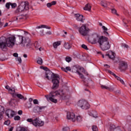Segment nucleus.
Returning a JSON list of instances; mask_svg holds the SVG:
<instances>
[{
	"instance_id": "obj_1",
	"label": "nucleus",
	"mask_w": 131,
	"mask_h": 131,
	"mask_svg": "<svg viewBox=\"0 0 131 131\" xmlns=\"http://www.w3.org/2000/svg\"><path fill=\"white\" fill-rule=\"evenodd\" d=\"M90 42L92 45L96 43H99L101 49L102 51H107L111 48V46L108 41V38L100 36V35L97 33H93L90 36Z\"/></svg>"
},
{
	"instance_id": "obj_2",
	"label": "nucleus",
	"mask_w": 131,
	"mask_h": 131,
	"mask_svg": "<svg viewBox=\"0 0 131 131\" xmlns=\"http://www.w3.org/2000/svg\"><path fill=\"white\" fill-rule=\"evenodd\" d=\"M40 68L46 71V77L47 79H50V78L52 79L53 86L52 90H57L59 87V83H60V76L59 75L53 73L51 71L49 70L48 68L41 67Z\"/></svg>"
},
{
	"instance_id": "obj_3",
	"label": "nucleus",
	"mask_w": 131,
	"mask_h": 131,
	"mask_svg": "<svg viewBox=\"0 0 131 131\" xmlns=\"http://www.w3.org/2000/svg\"><path fill=\"white\" fill-rule=\"evenodd\" d=\"M16 41V37H10L6 39L4 41L3 38H0V48L2 51H7L8 48H13L15 46V42Z\"/></svg>"
},
{
	"instance_id": "obj_4",
	"label": "nucleus",
	"mask_w": 131,
	"mask_h": 131,
	"mask_svg": "<svg viewBox=\"0 0 131 131\" xmlns=\"http://www.w3.org/2000/svg\"><path fill=\"white\" fill-rule=\"evenodd\" d=\"M16 45H23L27 48H29V47H30L32 45L31 40L29 37L25 36L24 38L22 36H18V40L16 42Z\"/></svg>"
},
{
	"instance_id": "obj_5",
	"label": "nucleus",
	"mask_w": 131,
	"mask_h": 131,
	"mask_svg": "<svg viewBox=\"0 0 131 131\" xmlns=\"http://www.w3.org/2000/svg\"><path fill=\"white\" fill-rule=\"evenodd\" d=\"M58 95H60L58 91H52L50 93L49 95H46L45 97L48 101H51L52 103L56 104L58 102V100L55 98V97H56Z\"/></svg>"
},
{
	"instance_id": "obj_6",
	"label": "nucleus",
	"mask_w": 131,
	"mask_h": 131,
	"mask_svg": "<svg viewBox=\"0 0 131 131\" xmlns=\"http://www.w3.org/2000/svg\"><path fill=\"white\" fill-rule=\"evenodd\" d=\"M29 3L28 2H22L17 7V10H16V13H20L21 12H23L24 10L27 11L29 9Z\"/></svg>"
},
{
	"instance_id": "obj_7",
	"label": "nucleus",
	"mask_w": 131,
	"mask_h": 131,
	"mask_svg": "<svg viewBox=\"0 0 131 131\" xmlns=\"http://www.w3.org/2000/svg\"><path fill=\"white\" fill-rule=\"evenodd\" d=\"M77 105L84 110H87V109H89L90 108V103L86 100L83 99L79 100L77 103Z\"/></svg>"
},
{
	"instance_id": "obj_8",
	"label": "nucleus",
	"mask_w": 131,
	"mask_h": 131,
	"mask_svg": "<svg viewBox=\"0 0 131 131\" xmlns=\"http://www.w3.org/2000/svg\"><path fill=\"white\" fill-rule=\"evenodd\" d=\"M79 32L82 36H88L89 33H90V29L86 27V26L82 25L79 29Z\"/></svg>"
},
{
	"instance_id": "obj_9",
	"label": "nucleus",
	"mask_w": 131,
	"mask_h": 131,
	"mask_svg": "<svg viewBox=\"0 0 131 131\" xmlns=\"http://www.w3.org/2000/svg\"><path fill=\"white\" fill-rule=\"evenodd\" d=\"M81 69H82V68L80 67L79 66H75L72 68V71L74 72V73H77L78 75H79L80 78L82 79H84V76L79 72V70H81Z\"/></svg>"
},
{
	"instance_id": "obj_10",
	"label": "nucleus",
	"mask_w": 131,
	"mask_h": 131,
	"mask_svg": "<svg viewBox=\"0 0 131 131\" xmlns=\"http://www.w3.org/2000/svg\"><path fill=\"white\" fill-rule=\"evenodd\" d=\"M127 62L125 61H120L119 64V69L120 71H125L127 69Z\"/></svg>"
},
{
	"instance_id": "obj_11",
	"label": "nucleus",
	"mask_w": 131,
	"mask_h": 131,
	"mask_svg": "<svg viewBox=\"0 0 131 131\" xmlns=\"http://www.w3.org/2000/svg\"><path fill=\"white\" fill-rule=\"evenodd\" d=\"M33 124L34 126H43L45 122L41 121L39 118H36L33 120Z\"/></svg>"
},
{
	"instance_id": "obj_12",
	"label": "nucleus",
	"mask_w": 131,
	"mask_h": 131,
	"mask_svg": "<svg viewBox=\"0 0 131 131\" xmlns=\"http://www.w3.org/2000/svg\"><path fill=\"white\" fill-rule=\"evenodd\" d=\"M67 119L71 120L73 122H75L76 121V118H75V114L73 113H68L67 115Z\"/></svg>"
},
{
	"instance_id": "obj_13",
	"label": "nucleus",
	"mask_w": 131,
	"mask_h": 131,
	"mask_svg": "<svg viewBox=\"0 0 131 131\" xmlns=\"http://www.w3.org/2000/svg\"><path fill=\"white\" fill-rule=\"evenodd\" d=\"M17 114V113L14 111L8 110L6 112V115L9 118H12Z\"/></svg>"
},
{
	"instance_id": "obj_14",
	"label": "nucleus",
	"mask_w": 131,
	"mask_h": 131,
	"mask_svg": "<svg viewBox=\"0 0 131 131\" xmlns=\"http://www.w3.org/2000/svg\"><path fill=\"white\" fill-rule=\"evenodd\" d=\"M12 96L14 98H16V97H17L18 99H20V100H23L24 101H26V100H27V98L24 97V96H23V95H22L21 94L13 93L12 94Z\"/></svg>"
},
{
	"instance_id": "obj_15",
	"label": "nucleus",
	"mask_w": 131,
	"mask_h": 131,
	"mask_svg": "<svg viewBox=\"0 0 131 131\" xmlns=\"http://www.w3.org/2000/svg\"><path fill=\"white\" fill-rule=\"evenodd\" d=\"M101 88L103 90H107L108 91H110V92H114L115 90V88L112 86H106L104 85H101Z\"/></svg>"
},
{
	"instance_id": "obj_16",
	"label": "nucleus",
	"mask_w": 131,
	"mask_h": 131,
	"mask_svg": "<svg viewBox=\"0 0 131 131\" xmlns=\"http://www.w3.org/2000/svg\"><path fill=\"white\" fill-rule=\"evenodd\" d=\"M75 17L77 21H80L82 23H83V15L79 14H75Z\"/></svg>"
},
{
	"instance_id": "obj_17",
	"label": "nucleus",
	"mask_w": 131,
	"mask_h": 131,
	"mask_svg": "<svg viewBox=\"0 0 131 131\" xmlns=\"http://www.w3.org/2000/svg\"><path fill=\"white\" fill-rule=\"evenodd\" d=\"M45 108H46V106H39L36 105L34 108V112H41Z\"/></svg>"
},
{
	"instance_id": "obj_18",
	"label": "nucleus",
	"mask_w": 131,
	"mask_h": 131,
	"mask_svg": "<svg viewBox=\"0 0 131 131\" xmlns=\"http://www.w3.org/2000/svg\"><path fill=\"white\" fill-rule=\"evenodd\" d=\"M110 5V3L109 2H107V1H102L101 2V5L102 7H103L104 9H107V8H110L109 7V5Z\"/></svg>"
},
{
	"instance_id": "obj_19",
	"label": "nucleus",
	"mask_w": 131,
	"mask_h": 131,
	"mask_svg": "<svg viewBox=\"0 0 131 131\" xmlns=\"http://www.w3.org/2000/svg\"><path fill=\"white\" fill-rule=\"evenodd\" d=\"M5 114V108L4 106L0 105V120H2L4 118V114Z\"/></svg>"
},
{
	"instance_id": "obj_20",
	"label": "nucleus",
	"mask_w": 131,
	"mask_h": 131,
	"mask_svg": "<svg viewBox=\"0 0 131 131\" xmlns=\"http://www.w3.org/2000/svg\"><path fill=\"white\" fill-rule=\"evenodd\" d=\"M40 28H46V29H51L50 27H49L47 25H42L41 26H39L37 27H36V29H39Z\"/></svg>"
},
{
	"instance_id": "obj_21",
	"label": "nucleus",
	"mask_w": 131,
	"mask_h": 131,
	"mask_svg": "<svg viewBox=\"0 0 131 131\" xmlns=\"http://www.w3.org/2000/svg\"><path fill=\"white\" fill-rule=\"evenodd\" d=\"M92 9V6H91V4H88L85 6V7H84L83 10L84 11H91Z\"/></svg>"
},
{
	"instance_id": "obj_22",
	"label": "nucleus",
	"mask_w": 131,
	"mask_h": 131,
	"mask_svg": "<svg viewBox=\"0 0 131 131\" xmlns=\"http://www.w3.org/2000/svg\"><path fill=\"white\" fill-rule=\"evenodd\" d=\"M57 4L56 1H52L51 3H47V8H51L52 6H55Z\"/></svg>"
},
{
	"instance_id": "obj_23",
	"label": "nucleus",
	"mask_w": 131,
	"mask_h": 131,
	"mask_svg": "<svg viewBox=\"0 0 131 131\" xmlns=\"http://www.w3.org/2000/svg\"><path fill=\"white\" fill-rule=\"evenodd\" d=\"M89 115L92 116V117H94V118H97V117H98V113H97V112L93 111L89 113Z\"/></svg>"
},
{
	"instance_id": "obj_24",
	"label": "nucleus",
	"mask_w": 131,
	"mask_h": 131,
	"mask_svg": "<svg viewBox=\"0 0 131 131\" xmlns=\"http://www.w3.org/2000/svg\"><path fill=\"white\" fill-rule=\"evenodd\" d=\"M25 107L26 108V109H30V108H32V103L27 102L25 104Z\"/></svg>"
},
{
	"instance_id": "obj_25",
	"label": "nucleus",
	"mask_w": 131,
	"mask_h": 131,
	"mask_svg": "<svg viewBox=\"0 0 131 131\" xmlns=\"http://www.w3.org/2000/svg\"><path fill=\"white\" fill-rule=\"evenodd\" d=\"M111 54H112V55H110V54H106V56L108 57L110 59H112V60H114V59H115V53L112 52Z\"/></svg>"
},
{
	"instance_id": "obj_26",
	"label": "nucleus",
	"mask_w": 131,
	"mask_h": 131,
	"mask_svg": "<svg viewBox=\"0 0 131 131\" xmlns=\"http://www.w3.org/2000/svg\"><path fill=\"white\" fill-rule=\"evenodd\" d=\"M61 69L62 70V71H64V72H67V71H71V68H70V67H67L66 68H61Z\"/></svg>"
},
{
	"instance_id": "obj_27",
	"label": "nucleus",
	"mask_w": 131,
	"mask_h": 131,
	"mask_svg": "<svg viewBox=\"0 0 131 131\" xmlns=\"http://www.w3.org/2000/svg\"><path fill=\"white\" fill-rule=\"evenodd\" d=\"M102 29H103V30H104V31L103 32L104 34H105V35H106V36H109V33H108V32H107V30H108V29L106 27L103 26Z\"/></svg>"
},
{
	"instance_id": "obj_28",
	"label": "nucleus",
	"mask_w": 131,
	"mask_h": 131,
	"mask_svg": "<svg viewBox=\"0 0 131 131\" xmlns=\"http://www.w3.org/2000/svg\"><path fill=\"white\" fill-rule=\"evenodd\" d=\"M76 120L77 122H81L82 121V116L80 115L76 116Z\"/></svg>"
},
{
	"instance_id": "obj_29",
	"label": "nucleus",
	"mask_w": 131,
	"mask_h": 131,
	"mask_svg": "<svg viewBox=\"0 0 131 131\" xmlns=\"http://www.w3.org/2000/svg\"><path fill=\"white\" fill-rule=\"evenodd\" d=\"M9 103L10 106H13V105H15V103H16V99L12 98L10 101H9Z\"/></svg>"
},
{
	"instance_id": "obj_30",
	"label": "nucleus",
	"mask_w": 131,
	"mask_h": 131,
	"mask_svg": "<svg viewBox=\"0 0 131 131\" xmlns=\"http://www.w3.org/2000/svg\"><path fill=\"white\" fill-rule=\"evenodd\" d=\"M60 45H61L60 41L55 42L53 43V47L54 49H57V48H58V46H60Z\"/></svg>"
},
{
	"instance_id": "obj_31",
	"label": "nucleus",
	"mask_w": 131,
	"mask_h": 131,
	"mask_svg": "<svg viewBox=\"0 0 131 131\" xmlns=\"http://www.w3.org/2000/svg\"><path fill=\"white\" fill-rule=\"evenodd\" d=\"M64 47L65 49H67V50H69V49L71 48V46H70V44H69V43H64Z\"/></svg>"
},
{
	"instance_id": "obj_32",
	"label": "nucleus",
	"mask_w": 131,
	"mask_h": 131,
	"mask_svg": "<svg viewBox=\"0 0 131 131\" xmlns=\"http://www.w3.org/2000/svg\"><path fill=\"white\" fill-rule=\"evenodd\" d=\"M34 46L36 50H38L39 47V43L38 42H35L34 44Z\"/></svg>"
},
{
	"instance_id": "obj_33",
	"label": "nucleus",
	"mask_w": 131,
	"mask_h": 131,
	"mask_svg": "<svg viewBox=\"0 0 131 131\" xmlns=\"http://www.w3.org/2000/svg\"><path fill=\"white\" fill-rule=\"evenodd\" d=\"M37 63L39 64V65H41L42 64V59L39 58L37 61Z\"/></svg>"
},
{
	"instance_id": "obj_34",
	"label": "nucleus",
	"mask_w": 131,
	"mask_h": 131,
	"mask_svg": "<svg viewBox=\"0 0 131 131\" xmlns=\"http://www.w3.org/2000/svg\"><path fill=\"white\" fill-rule=\"evenodd\" d=\"M66 61L69 63V62H71V61H72V58L69 56H67L66 57Z\"/></svg>"
},
{
	"instance_id": "obj_35",
	"label": "nucleus",
	"mask_w": 131,
	"mask_h": 131,
	"mask_svg": "<svg viewBox=\"0 0 131 131\" xmlns=\"http://www.w3.org/2000/svg\"><path fill=\"white\" fill-rule=\"evenodd\" d=\"M93 81H92V80L91 79H88V80L86 81V82H85V83H87L86 85H90L91 83H92Z\"/></svg>"
},
{
	"instance_id": "obj_36",
	"label": "nucleus",
	"mask_w": 131,
	"mask_h": 131,
	"mask_svg": "<svg viewBox=\"0 0 131 131\" xmlns=\"http://www.w3.org/2000/svg\"><path fill=\"white\" fill-rule=\"evenodd\" d=\"M79 58L80 59H81V60H85V55H83V54L80 55Z\"/></svg>"
},
{
	"instance_id": "obj_37",
	"label": "nucleus",
	"mask_w": 131,
	"mask_h": 131,
	"mask_svg": "<svg viewBox=\"0 0 131 131\" xmlns=\"http://www.w3.org/2000/svg\"><path fill=\"white\" fill-rule=\"evenodd\" d=\"M10 5L12 9H14V8H16V7H17V4L16 3H10Z\"/></svg>"
},
{
	"instance_id": "obj_38",
	"label": "nucleus",
	"mask_w": 131,
	"mask_h": 131,
	"mask_svg": "<svg viewBox=\"0 0 131 131\" xmlns=\"http://www.w3.org/2000/svg\"><path fill=\"white\" fill-rule=\"evenodd\" d=\"M92 130L93 131H98V127H97V126H96V125L93 126Z\"/></svg>"
},
{
	"instance_id": "obj_39",
	"label": "nucleus",
	"mask_w": 131,
	"mask_h": 131,
	"mask_svg": "<svg viewBox=\"0 0 131 131\" xmlns=\"http://www.w3.org/2000/svg\"><path fill=\"white\" fill-rule=\"evenodd\" d=\"M70 128H69V127H64L62 129V131H70Z\"/></svg>"
},
{
	"instance_id": "obj_40",
	"label": "nucleus",
	"mask_w": 131,
	"mask_h": 131,
	"mask_svg": "<svg viewBox=\"0 0 131 131\" xmlns=\"http://www.w3.org/2000/svg\"><path fill=\"white\" fill-rule=\"evenodd\" d=\"M14 120H20L21 119V118L19 116H16L14 118Z\"/></svg>"
},
{
	"instance_id": "obj_41",
	"label": "nucleus",
	"mask_w": 131,
	"mask_h": 131,
	"mask_svg": "<svg viewBox=\"0 0 131 131\" xmlns=\"http://www.w3.org/2000/svg\"><path fill=\"white\" fill-rule=\"evenodd\" d=\"M112 13L113 14H115V15H118L117 14V11L115 10V9H112Z\"/></svg>"
},
{
	"instance_id": "obj_42",
	"label": "nucleus",
	"mask_w": 131,
	"mask_h": 131,
	"mask_svg": "<svg viewBox=\"0 0 131 131\" xmlns=\"http://www.w3.org/2000/svg\"><path fill=\"white\" fill-rule=\"evenodd\" d=\"M81 47L84 50H89V48H88V46H86V45L84 44L82 45Z\"/></svg>"
},
{
	"instance_id": "obj_43",
	"label": "nucleus",
	"mask_w": 131,
	"mask_h": 131,
	"mask_svg": "<svg viewBox=\"0 0 131 131\" xmlns=\"http://www.w3.org/2000/svg\"><path fill=\"white\" fill-rule=\"evenodd\" d=\"M10 6H11V3H6V8H7V9H10Z\"/></svg>"
},
{
	"instance_id": "obj_44",
	"label": "nucleus",
	"mask_w": 131,
	"mask_h": 131,
	"mask_svg": "<svg viewBox=\"0 0 131 131\" xmlns=\"http://www.w3.org/2000/svg\"><path fill=\"white\" fill-rule=\"evenodd\" d=\"M10 123L11 122L10 121V120H7L4 122V124H5L6 125H10Z\"/></svg>"
},
{
	"instance_id": "obj_45",
	"label": "nucleus",
	"mask_w": 131,
	"mask_h": 131,
	"mask_svg": "<svg viewBox=\"0 0 131 131\" xmlns=\"http://www.w3.org/2000/svg\"><path fill=\"white\" fill-rule=\"evenodd\" d=\"M27 121H28V122H31L32 124H33V120L31 118L27 119Z\"/></svg>"
},
{
	"instance_id": "obj_46",
	"label": "nucleus",
	"mask_w": 131,
	"mask_h": 131,
	"mask_svg": "<svg viewBox=\"0 0 131 131\" xmlns=\"http://www.w3.org/2000/svg\"><path fill=\"white\" fill-rule=\"evenodd\" d=\"M17 61H19V63L21 64L22 63V59H21V57H17L16 59Z\"/></svg>"
},
{
	"instance_id": "obj_47",
	"label": "nucleus",
	"mask_w": 131,
	"mask_h": 131,
	"mask_svg": "<svg viewBox=\"0 0 131 131\" xmlns=\"http://www.w3.org/2000/svg\"><path fill=\"white\" fill-rule=\"evenodd\" d=\"M33 103L35 105H38V100L37 99H34L33 100Z\"/></svg>"
},
{
	"instance_id": "obj_48",
	"label": "nucleus",
	"mask_w": 131,
	"mask_h": 131,
	"mask_svg": "<svg viewBox=\"0 0 131 131\" xmlns=\"http://www.w3.org/2000/svg\"><path fill=\"white\" fill-rule=\"evenodd\" d=\"M66 98V95H65V94H63V95L60 96V99H61L62 100H65Z\"/></svg>"
},
{
	"instance_id": "obj_49",
	"label": "nucleus",
	"mask_w": 131,
	"mask_h": 131,
	"mask_svg": "<svg viewBox=\"0 0 131 131\" xmlns=\"http://www.w3.org/2000/svg\"><path fill=\"white\" fill-rule=\"evenodd\" d=\"M122 47L123 48H125L126 49H128V45H126V44H122Z\"/></svg>"
},
{
	"instance_id": "obj_50",
	"label": "nucleus",
	"mask_w": 131,
	"mask_h": 131,
	"mask_svg": "<svg viewBox=\"0 0 131 131\" xmlns=\"http://www.w3.org/2000/svg\"><path fill=\"white\" fill-rule=\"evenodd\" d=\"M117 80H119L120 82H121L122 84H124V81H123V80H122L121 78L119 77V79H117Z\"/></svg>"
},
{
	"instance_id": "obj_51",
	"label": "nucleus",
	"mask_w": 131,
	"mask_h": 131,
	"mask_svg": "<svg viewBox=\"0 0 131 131\" xmlns=\"http://www.w3.org/2000/svg\"><path fill=\"white\" fill-rule=\"evenodd\" d=\"M8 92H12L13 93H15V89L14 88H10L9 89V91Z\"/></svg>"
},
{
	"instance_id": "obj_52",
	"label": "nucleus",
	"mask_w": 131,
	"mask_h": 131,
	"mask_svg": "<svg viewBox=\"0 0 131 131\" xmlns=\"http://www.w3.org/2000/svg\"><path fill=\"white\" fill-rule=\"evenodd\" d=\"M111 129H115V125H111L110 127Z\"/></svg>"
},
{
	"instance_id": "obj_53",
	"label": "nucleus",
	"mask_w": 131,
	"mask_h": 131,
	"mask_svg": "<svg viewBox=\"0 0 131 131\" xmlns=\"http://www.w3.org/2000/svg\"><path fill=\"white\" fill-rule=\"evenodd\" d=\"M23 113V112H22L21 110L18 111V114L19 115H22Z\"/></svg>"
},
{
	"instance_id": "obj_54",
	"label": "nucleus",
	"mask_w": 131,
	"mask_h": 131,
	"mask_svg": "<svg viewBox=\"0 0 131 131\" xmlns=\"http://www.w3.org/2000/svg\"><path fill=\"white\" fill-rule=\"evenodd\" d=\"M5 89H6V90H8V91H9L10 89H11V88H10V86L7 85V86H5Z\"/></svg>"
},
{
	"instance_id": "obj_55",
	"label": "nucleus",
	"mask_w": 131,
	"mask_h": 131,
	"mask_svg": "<svg viewBox=\"0 0 131 131\" xmlns=\"http://www.w3.org/2000/svg\"><path fill=\"white\" fill-rule=\"evenodd\" d=\"M13 56L15 57V58H18V53H15L13 54Z\"/></svg>"
},
{
	"instance_id": "obj_56",
	"label": "nucleus",
	"mask_w": 131,
	"mask_h": 131,
	"mask_svg": "<svg viewBox=\"0 0 131 131\" xmlns=\"http://www.w3.org/2000/svg\"><path fill=\"white\" fill-rule=\"evenodd\" d=\"M33 101V99L32 98H30L29 99V101L28 102V103H31V102H32Z\"/></svg>"
},
{
	"instance_id": "obj_57",
	"label": "nucleus",
	"mask_w": 131,
	"mask_h": 131,
	"mask_svg": "<svg viewBox=\"0 0 131 131\" xmlns=\"http://www.w3.org/2000/svg\"><path fill=\"white\" fill-rule=\"evenodd\" d=\"M46 34H49V35H51L52 34V32L51 31L47 32Z\"/></svg>"
},
{
	"instance_id": "obj_58",
	"label": "nucleus",
	"mask_w": 131,
	"mask_h": 131,
	"mask_svg": "<svg viewBox=\"0 0 131 131\" xmlns=\"http://www.w3.org/2000/svg\"><path fill=\"white\" fill-rule=\"evenodd\" d=\"M113 76H114V77H115V78H116V79H119V77L116 76V75L115 74L114 75H113Z\"/></svg>"
},
{
	"instance_id": "obj_59",
	"label": "nucleus",
	"mask_w": 131,
	"mask_h": 131,
	"mask_svg": "<svg viewBox=\"0 0 131 131\" xmlns=\"http://www.w3.org/2000/svg\"><path fill=\"white\" fill-rule=\"evenodd\" d=\"M110 7H111L112 8H114V6H113V5H112V4H110V5H109V7H110V8H108V9H110V8H111Z\"/></svg>"
},
{
	"instance_id": "obj_60",
	"label": "nucleus",
	"mask_w": 131,
	"mask_h": 131,
	"mask_svg": "<svg viewBox=\"0 0 131 131\" xmlns=\"http://www.w3.org/2000/svg\"><path fill=\"white\" fill-rule=\"evenodd\" d=\"M0 25H1V26H3L4 25V22L1 21V18H0Z\"/></svg>"
},
{
	"instance_id": "obj_61",
	"label": "nucleus",
	"mask_w": 131,
	"mask_h": 131,
	"mask_svg": "<svg viewBox=\"0 0 131 131\" xmlns=\"http://www.w3.org/2000/svg\"><path fill=\"white\" fill-rule=\"evenodd\" d=\"M104 67H106V68H110V66H109L108 64H104Z\"/></svg>"
},
{
	"instance_id": "obj_62",
	"label": "nucleus",
	"mask_w": 131,
	"mask_h": 131,
	"mask_svg": "<svg viewBox=\"0 0 131 131\" xmlns=\"http://www.w3.org/2000/svg\"><path fill=\"white\" fill-rule=\"evenodd\" d=\"M14 20L17 21L18 20V19H19V17H14Z\"/></svg>"
},
{
	"instance_id": "obj_63",
	"label": "nucleus",
	"mask_w": 131,
	"mask_h": 131,
	"mask_svg": "<svg viewBox=\"0 0 131 131\" xmlns=\"http://www.w3.org/2000/svg\"><path fill=\"white\" fill-rule=\"evenodd\" d=\"M38 50H39L40 52H41V51H42L43 49H42V48H41V47H40L38 48Z\"/></svg>"
},
{
	"instance_id": "obj_64",
	"label": "nucleus",
	"mask_w": 131,
	"mask_h": 131,
	"mask_svg": "<svg viewBox=\"0 0 131 131\" xmlns=\"http://www.w3.org/2000/svg\"><path fill=\"white\" fill-rule=\"evenodd\" d=\"M13 129H14V127H11V128L9 129V131H13Z\"/></svg>"
}]
</instances>
